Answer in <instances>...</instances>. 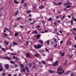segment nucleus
<instances>
[{
  "label": "nucleus",
  "mask_w": 76,
  "mask_h": 76,
  "mask_svg": "<svg viewBox=\"0 0 76 76\" xmlns=\"http://www.w3.org/2000/svg\"><path fill=\"white\" fill-rule=\"evenodd\" d=\"M64 72V70L62 69L61 66L58 67L57 70V73L59 75H62Z\"/></svg>",
  "instance_id": "1"
},
{
  "label": "nucleus",
  "mask_w": 76,
  "mask_h": 76,
  "mask_svg": "<svg viewBox=\"0 0 76 76\" xmlns=\"http://www.w3.org/2000/svg\"><path fill=\"white\" fill-rule=\"evenodd\" d=\"M42 45H43L41 46L39 44H37V46L36 45H34V47H35V48H36L37 49H39V48H41V47H42Z\"/></svg>",
  "instance_id": "2"
},
{
  "label": "nucleus",
  "mask_w": 76,
  "mask_h": 76,
  "mask_svg": "<svg viewBox=\"0 0 76 76\" xmlns=\"http://www.w3.org/2000/svg\"><path fill=\"white\" fill-rule=\"evenodd\" d=\"M58 64V61H56L55 62H54L53 64V66H57Z\"/></svg>",
  "instance_id": "3"
},
{
  "label": "nucleus",
  "mask_w": 76,
  "mask_h": 76,
  "mask_svg": "<svg viewBox=\"0 0 76 76\" xmlns=\"http://www.w3.org/2000/svg\"><path fill=\"white\" fill-rule=\"evenodd\" d=\"M20 66L21 67V73H23V70H22V68L23 67V66L24 65L23 64H21L20 65Z\"/></svg>",
  "instance_id": "4"
},
{
  "label": "nucleus",
  "mask_w": 76,
  "mask_h": 76,
  "mask_svg": "<svg viewBox=\"0 0 76 76\" xmlns=\"http://www.w3.org/2000/svg\"><path fill=\"white\" fill-rule=\"evenodd\" d=\"M53 3L54 5H56V6H58V5H60V4H62V3L61 2H59L58 3H56L54 2H53Z\"/></svg>",
  "instance_id": "5"
},
{
  "label": "nucleus",
  "mask_w": 76,
  "mask_h": 76,
  "mask_svg": "<svg viewBox=\"0 0 76 76\" xmlns=\"http://www.w3.org/2000/svg\"><path fill=\"white\" fill-rule=\"evenodd\" d=\"M72 3L70 2L65 3L64 4V6H67L68 5H72Z\"/></svg>",
  "instance_id": "6"
},
{
  "label": "nucleus",
  "mask_w": 76,
  "mask_h": 76,
  "mask_svg": "<svg viewBox=\"0 0 76 76\" xmlns=\"http://www.w3.org/2000/svg\"><path fill=\"white\" fill-rule=\"evenodd\" d=\"M25 69V70H26L27 73H29V68H28V66H26Z\"/></svg>",
  "instance_id": "7"
},
{
  "label": "nucleus",
  "mask_w": 76,
  "mask_h": 76,
  "mask_svg": "<svg viewBox=\"0 0 76 76\" xmlns=\"http://www.w3.org/2000/svg\"><path fill=\"white\" fill-rule=\"evenodd\" d=\"M36 40H37V39H38L40 37H41V35H39V34H37V35L36 36Z\"/></svg>",
  "instance_id": "8"
},
{
  "label": "nucleus",
  "mask_w": 76,
  "mask_h": 76,
  "mask_svg": "<svg viewBox=\"0 0 76 76\" xmlns=\"http://www.w3.org/2000/svg\"><path fill=\"white\" fill-rule=\"evenodd\" d=\"M3 58L4 59H7V60H11V58L7 57H4Z\"/></svg>",
  "instance_id": "9"
},
{
  "label": "nucleus",
  "mask_w": 76,
  "mask_h": 76,
  "mask_svg": "<svg viewBox=\"0 0 76 76\" xmlns=\"http://www.w3.org/2000/svg\"><path fill=\"white\" fill-rule=\"evenodd\" d=\"M38 42L40 44H42L43 43V41L42 40L39 39V40Z\"/></svg>",
  "instance_id": "10"
},
{
  "label": "nucleus",
  "mask_w": 76,
  "mask_h": 76,
  "mask_svg": "<svg viewBox=\"0 0 76 76\" xmlns=\"http://www.w3.org/2000/svg\"><path fill=\"white\" fill-rule=\"evenodd\" d=\"M9 65L8 64H7L6 65V66L5 67L6 69H7V70H8V69H9Z\"/></svg>",
  "instance_id": "11"
},
{
  "label": "nucleus",
  "mask_w": 76,
  "mask_h": 76,
  "mask_svg": "<svg viewBox=\"0 0 76 76\" xmlns=\"http://www.w3.org/2000/svg\"><path fill=\"white\" fill-rule=\"evenodd\" d=\"M39 53H44V50H42V49L39 50Z\"/></svg>",
  "instance_id": "12"
},
{
  "label": "nucleus",
  "mask_w": 76,
  "mask_h": 76,
  "mask_svg": "<svg viewBox=\"0 0 76 76\" xmlns=\"http://www.w3.org/2000/svg\"><path fill=\"white\" fill-rule=\"evenodd\" d=\"M44 7V6L40 5L39 7V9H42Z\"/></svg>",
  "instance_id": "13"
},
{
  "label": "nucleus",
  "mask_w": 76,
  "mask_h": 76,
  "mask_svg": "<svg viewBox=\"0 0 76 76\" xmlns=\"http://www.w3.org/2000/svg\"><path fill=\"white\" fill-rule=\"evenodd\" d=\"M70 72H71V71H66V75L69 74V73H70Z\"/></svg>",
  "instance_id": "14"
},
{
  "label": "nucleus",
  "mask_w": 76,
  "mask_h": 76,
  "mask_svg": "<svg viewBox=\"0 0 76 76\" xmlns=\"http://www.w3.org/2000/svg\"><path fill=\"white\" fill-rule=\"evenodd\" d=\"M30 12H31V10H29L27 11L26 13H27V14H28V13H29Z\"/></svg>",
  "instance_id": "15"
},
{
  "label": "nucleus",
  "mask_w": 76,
  "mask_h": 76,
  "mask_svg": "<svg viewBox=\"0 0 76 76\" xmlns=\"http://www.w3.org/2000/svg\"><path fill=\"white\" fill-rule=\"evenodd\" d=\"M49 72L50 73H54V71H53L51 70H49Z\"/></svg>",
  "instance_id": "16"
},
{
  "label": "nucleus",
  "mask_w": 76,
  "mask_h": 76,
  "mask_svg": "<svg viewBox=\"0 0 76 76\" xmlns=\"http://www.w3.org/2000/svg\"><path fill=\"white\" fill-rule=\"evenodd\" d=\"M17 0H14V1L15 3L16 4H19L18 2L16 1Z\"/></svg>",
  "instance_id": "17"
},
{
  "label": "nucleus",
  "mask_w": 76,
  "mask_h": 76,
  "mask_svg": "<svg viewBox=\"0 0 76 76\" xmlns=\"http://www.w3.org/2000/svg\"><path fill=\"white\" fill-rule=\"evenodd\" d=\"M75 75V73L74 72H72L70 74V76H73Z\"/></svg>",
  "instance_id": "18"
},
{
  "label": "nucleus",
  "mask_w": 76,
  "mask_h": 76,
  "mask_svg": "<svg viewBox=\"0 0 76 76\" xmlns=\"http://www.w3.org/2000/svg\"><path fill=\"white\" fill-rule=\"evenodd\" d=\"M49 42H50V41H49V40H48V41H47L46 42L47 44L48 45H49Z\"/></svg>",
  "instance_id": "19"
},
{
  "label": "nucleus",
  "mask_w": 76,
  "mask_h": 76,
  "mask_svg": "<svg viewBox=\"0 0 76 76\" xmlns=\"http://www.w3.org/2000/svg\"><path fill=\"white\" fill-rule=\"evenodd\" d=\"M33 32H34V34H38V32L37 31H34Z\"/></svg>",
  "instance_id": "20"
},
{
  "label": "nucleus",
  "mask_w": 76,
  "mask_h": 76,
  "mask_svg": "<svg viewBox=\"0 0 76 76\" xmlns=\"http://www.w3.org/2000/svg\"><path fill=\"white\" fill-rule=\"evenodd\" d=\"M11 55H12V56H15L16 55V53H11Z\"/></svg>",
  "instance_id": "21"
},
{
  "label": "nucleus",
  "mask_w": 76,
  "mask_h": 76,
  "mask_svg": "<svg viewBox=\"0 0 76 76\" xmlns=\"http://www.w3.org/2000/svg\"><path fill=\"white\" fill-rule=\"evenodd\" d=\"M24 6L25 7H28V5L26 4V3H25L24 4Z\"/></svg>",
  "instance_id": "22"
},
{
  "label": "nucleus",
  "mask_w": 76,
  "mask_h": 76,
  "mask_svg": "<svg viewBox=\"0 0 76 76\" xmlns=\"http://www.w3.org/2000/svg\"><path fill=\"white\" fill-rule=\"evenodd\" d=\"M48 20H49V21H51V20H52V18H50L48 19Z\"/></svg>",
  "instance_id": "23"
},
{
  "label": "nucleus",
  "mask_w": 76,
  "mask_h": 76,
  "mask_svg": "<svg viewBox=\"0 0 76 76\" xmlns=\"http://www.w3.org/2000/svg\"><path fill=\"white\" fill-rule=\"evenodd\" d=\"M41 62L43 64H45V61H42Z\"/></svg>",
  "instance_id": "24"
},
{
  "label": "nucleus",
  "mask_w": 76,
  "mask_h": 76,
  "mask_svg": "<svg viewBox=\"0 0 76 76\" xmlns=\"http://www.w3.org/2000/svg\"><path fill=\"white\" fill-rule=\"evenodd\" d=\"M4 29L5 30H7V31H9V28H7V27H5L4 28Z\"/></svg>",
  "instance_id": "25"
},
{
  "label": "nucleus",
  "mask_w": 76,
  "mask_h": 76,
  "mask_svg": "<svg viewBox=\"0 0 76 76\" xmlns=\"http://www.w3.org/2000/svg\"><path fill=\"white\" fill-rule=\"evenodd\" d=\"M10 63H11L12 64H15V62L13 61H10Z\"/></svg>",
  "instance_id": "26"
},
{
  "label": "nucleus",
  "mask_w": 76,
  "mask_h": 76,
  "mask_svg": "<svg viewBox=\"0 0 76 76\" xmlns=\"http://www.w3.org/2000/svg\"><path fill=\"white\" fill-rule=\"evenodd\" d=\"M57 46V43H56L55 44V45L53 46V47H54V48H56V47Z\"/></svg>",
  "instance_id": "27"
},
{
  "label": "nucleus",
  "mask_w": 76,
  "mask_h": 76,
  "mask_svg": "<svg viewBox=\"0 0 76 76\" xmlns=\"http://www.w3.org/2000/svg\"><path fill=\"white\" fill-rule=\"evenodd\" d=\"M41 22L43 23H44V24H45V22L44 21V20H42L41 21Z\"/></svg>",
  "instance_id": "28"
},
{
  "label": "nucleus",
  "mask_w": 76,
  "mask_h": 76,
  "mask_svg": "<svg viewBox=\"0 0 76 76\" xmlns=\"http://www.w3.org/2000/svg\"><path fill=\"white\" fill-rule=\"evenodd\" d=\"M26 57H28V58H29V54L28 53L26 54Z\"/></svg>",
  "instance_id": "29"
},
{
  "label": "nucleus",
  "mask_w": 76,
  "mask_h": 76,
  "mask_svg": "<svg viewBox=\"0 0 76 76\" xmlns=\"http://www.w3.org/2000/svg\"><path fill=\"white\" fill-rule=\"evenodd\" d=\"M18 11H17L15 12V16L16 15H18Z\"/></svg>",
  "instance_id": "30"
},
{
  "label": "nucleus",
  "mask_w": 76,
  "mask_h": 76,
  "mask_svg": "<svg viewBox=\"0 0 76 76\" xmlns=\"http://www.w3.org/2000/svg\"><path fill=\"white\" fill-rule=\"evenodd\" d=\"M0 68H3V66H2V64L0 63Z\"/></svg>",
  "instance_id": "31"
},
{
  "label": "nucleus",
  "mask_w": 76,
  "mask_h": 76,
  "mask_svg": "<svg viewBox=\"0 0 76 76\" xmlns=\"http://www.w3.org/2000/svg\"><path fill=\"white\" fill-rule=\"evenodd\" d=\"M66 8H70V7H71V6L69 5V6H66Z\"/></svg>",
  "instance_id": "32"
},
{
  "label": "nucleus",
  "mask_w": 76,
  "mask_h": 76,
  "mask_svg": "<svg viewBox=\"0 0 76 76\" xmlns=\"http://www.w3.org/2000/svg\"><path fill=\"white\" fill-rule=\"evenodd\" d=\"M70 22H71V24H72V25H73V20H72L70 21Z\"/></svg>",
  "instance_id": "33"
},
{
  "label": "nucleus",
  "mask_w": 76,
  "mask_h": 76,
  "mask_svg": "<svg viewBox=\"0 0 76 76\" xmlns=\"http://www.w3.org/2000/svg\"><path fill=\"white\" fill-rule=\"evenodd\" d=\"M15 36H18V33H16L15 34Z\"/></svg>",
  "instance_id": "34"
},
{
  "label": "nucleus",
  "mask_w": 76,
  "mask_h": 76,
  "mask_svg": "<svg viewBox=\"0 0 76 76\" xmlns=\"http://www.w3.org/2000/svg\"><path fill=\"white\" fill-rule=\"evenodd\" d=\"M29 66L30 67V68L32 66V64L31 63H30L29 64Z\"/></svg>",
  "instance_id": "35"
},
{
  "label": "nucleus",
  "mask_w": 76,
  "mask_h": 76,
  "mask_svg": "<svg viewBox=\"0 0 76 76\" xmlns=\"http://www.w3.org/2000/svg\"><path fill=\"white\" fill-rule=\"evenodd\" d=\"M5 75H6V73L5 72H4L2 74V76H5Z\"/></svg>",
  "instance_id": "36"
},
{
  "label": "nucleus",
  "mask_w": 76,
  "mask_h": 76,
  "mask_svg": "<svg viewBox=\"0 0 76 76\" xmlns=\"http://www.w3.org/2000/svg\"><path fill=\"white\" fill-rule=\"evenodd\" d=\"M64 55V52L62 54H61V56H63Z\"/></svg>",
  "instance_id": "37"
},
{
  "label": "nucleus",
  "mask_w": 76,
  "mask_h": 76,
  "mask_svg": "<svg viewBox=\"0 0 76 76\" xmlns=\"http://www.w3.org/2000/svg\"><path fill=\"white\" fill-rule=\"evenodd\" d=\"M23 72L24 73H25V69L24 68H23Z\"/></svg>",
  "instance_id": "38"
},
{
  "label": "nucleus",
  "mask_w": 76,
  "mask_h": 76,
  "mask_svg": "<svg viewBox=\"0 0 76 76\" xmlns=\"http://www.w3.org/2000/svg\"><path fill=\"white\" fill-rule=\"evenodd\" d=\"M13 44H14V45H18V44L17 43L15 42H13Z\"/></svg>",
  "instance_id": "39"
},
{
  "label": "nucleus",
  "mask_w": 76,
  "mask_h": 76,
  "mask_svg": "<svg viewBox=\"0 0 76 76\" xmlns=\"http://www.w3.org/2000/svg\"><path fill=\"white\" fill-rule=\"evenodd\" d=\"M1 49L2 50H4V51H6L5 49L4 48H2Z\"/></svg>",
  "instance_id": "40"
},
{
  "label": "nucleus",
  "mask_w": 76,
  "mask_h": 76,
  "mask_svg": "<svg viewBox=\"0 0 76 76\" xmlns=\"http://www.w3.org/2000/svg\"><path fill=\"white\" fill-rule=\"evenodd\" d=\"M4 44L6 45H7L8 44H9V43H8V42H4Z\"/></svg>",
  "instance_id": "41"
},
{
  "label": "nucleus",
  "mask_w": 76,
  "mask_h": 76,
  "mask_svg": "<svg viewBox=\"0 0 76 76\" xmlns=\"http://www.w3.org/2000/svg\"><path fill=\"white\" fill-rule=\"evenodd\" d=\"M25 1H24V0H21V2L22 3H24Z\"/></svg>",
  "instance_id": "42"
},
{
  "label": "nucleus",
  "mask_w": 76,
  "mask_h": 76,
  "mask_svg": "<svg viewBox=\"0 0 76 76\" xmlns=\"http://www.w3.org/2000/svg\"><path fill=\"white\" fill-rule=\"evenodd\" d=\"M26 43H27V44H26V45H28V44H29V42H28V41H26Z\"/></svg>",
  "instance_id": "43"
},
{
  "label": "nucleus",
  "mask_w": 76,
  "mask_h": 76,
  "mask_svg": "<svg viewBox=\"0 0 76 76\" xmlns=\"http://www.w3.org/2000/svg\"><path fill=\"white\" fill-rule=\"evenodd\" d=\"M54 41L56 42V43H57V39H54Z\"/></svg>",
  "instance_id": "44"
},
{
  "label": "nucleus",
  "mask_w": 76,
  "mask_h": 76,
  "mask_svg": "<svg viewBox=\"0 0 76 76\" xmlns=\"http://www.w3.org/2000/svg\"><path fill=\"white\" fill-rule=\"evenodd\" d=\"M19 26L20 27V28L21 29H22L23 28V27L21 25H19Z\"/></svg>",
  "instance_id": "45"
},
{
  "label": "nucleus",
  "mask_w": 76,
  "mask_h": 76,
  "mask_svg": "<svg viewBox=\"0 0 76 76\" xmlns=\"http://www.w3.org/2000/svg\"><path fill=\"white\" fill-rule=\"evenodd\" d=\"M14 66H15L16 67H18V66L16 64H15L14 65Z\"/></svg>",
  "instance_id": "46"
},
{
  "label": "nucleus",
  "mask_w": 76,
  "mask_h": 76,
  "mask_svg": "<svg viewBox=\"0 0 76 76\" xmlns=\"http://www.w3.org/2000/svg\"><path fill=\"white\" fill-rule=\"evenodd\" d=\"M3 34V35H4V36H5V37L7 36V34Z\"/></svg>",
  "instance_id": "47"
},
{
  "label": "nucleus",
  "mask_w": 76,
  "mask_h": 76,
  "mask_svg": "<svg viewBox=\"0 0 76 76\" xmlns=\"http://www.w3.org/2000/svg\"><path fill=\"white\" fill-rule=\"evenodd\" d=\"M71 44H72V42H69L68 43L69 45H71Z\"/></svg>",
  "instance_id": "48"
},
{
  "label": "nucleus",
  "mask_w": 76,
  "mask_h": 76,
  "mask_svg": "<svg viewBox=\"0 0 76 76\" xmlns=\"http://www.w3.org/2000/svg\"><path fill=\"white\" fill-rule=\"evenodd\" d=\"M72 57H73V54H72L71 56H70V57H69V58H72Z\"/></svg>",
  "instance_id": "49"
},
{
  "label": "nucleus",
  "mask_w": 76,
  "mask_h": 76,
  "mask_svg": "<svg viewBox=\"0 0 76 76\" xmlns=\"http://www.w3.org/2000/svg\"><path fill=\"white\" fill-rule=\"evenodd\" d=\"M34 55L36 57H38V55L37 54H35Z\"/></svg>",
  "instance_id": "50"
},
{
  "label": "nucleus",
  "mask_w": 76,
  "mask_h": 76,
  "mask_svg": "<svg viewBox=\"0 0 76 76\" xmlns=\"http://www.w3.org/2000/svg\"><path fill=\"white\" fill-rule=\"evenodd\" d=\"M15 60H19V59L18 57L15 58Z\"/></svg>",
  "instance_id": "51"
},
{
  "label": "nucleus",
  "mask_w": 76,
  "mask_h": 76,
  "mask_svg": "<svg viewBox=\"0 0 76 76\" xmlns=\"http://www.w3.org/2000/svg\"><path fill=\"white\" fill-rule=\"evenodd\" d=\"M64 17H65V15H64L63 16L62 18L61 19H63V18H64Z\"/></svg>",
  "instance_id": "52"
},
{
  "label": "nucleus",
  "mask_w": 76,
  "mask_h": 76,
  "mask_svg": "<svg viewBox=\"0 0 76 76\" xmlns=\"http://www.w3.org/2000/svg\"><path fill=\"white\" fill-rule=\"evenodd\" d=\"M28 16H29V17H32V15H31L30 14H29L28 15Z\"/></svg>",
  "instance_id": "53"
},
{
  "label": "nucleus",
  "mask_w": 76,
  "mask_h": 76,
  "mask_svg": "<svg viewBox=\"0 0 76 76\" xmlns=\"http://www.w3.org/2000/svg\"><path fill=\"white\" fill-rule=\"evenodd\" d=\"M68 18H69V19H70V18H71V16H70L69 15H68Z\"/></svg>",
  "instance_id": "54"
},
{
  "label": "nucleus",
  "mask_w": 76,
  "mask_h": 76,
  "mask_svg": "<svg viewBox=\"0 0 76 76\" xmlns=\"http://www.w3.org/2000/svg\"><path fill=\"white\" fill-rule=\"evenodd\" d=\"M3 68H0V71H2L3 70Z\"/></svg>",
  "instance_id": "55"
},
{
  "label": "nucleus",
  "mask_w": 76,
  "mask_h": 76,
  "mask_svg": "<svg viewBox=\"0 0 76 76\" xmlns=\"http://www.w3.org/2000/svg\"><path fill=\"white\" fill-rule=\"evenodd\" d=\"M36 66L35 65H34L33 66V69H35Z\"/></svg>",
  "instance_id": "56"
},
{
  "label": "nucleus",
  "mask_w": 76,
  "mask_h": 76,
  "mask_svg": "<svg viewBox=\"0 0 76 76\" xmlns=\"http://www.w3.org/2000/svg\"><path fill=\"white\" fill-rule=\"evenodd\" d=\"M37 28H40V26H39V25H38L37 26Z\"/></svg>",
  "instance_id": "57"
},
{
  "label": "nucleus",
  "mask_w": 76,
  "mask_h": 76,
  "mask_svg": "<svg viewBox=\"0 0 76 76\" xmlns=\"http://www.w3.org/2000/svg\"><path fill=\"white\" fill-rule=\"evenodd\" d=\"M13 59H15L16 58V57H15V56H13Z\"/></svg>",
  "instance_id": "58"
},
{
  "label": "nucleus",
  "mask_w": 76,
  "mask_h": 76,
  "mask_svg": "<svg viewBox=\"0 0 76 76\" xmlns=\"http://www.w3.org/2000/svg\"><path fill=\"white\" fill-rule=\"evenodd\" d=\"M73 30L74 31H76V28H73Z\"/></svg>",
  "instance_id": "59"
},
{
  "label": "nucleus",
  "mask_w": 76,
  "mask_h": 76,
  "mask_svg": "<svg viewBox=\"0 0 76 76\" xmlns=\"http://www.w3.org/2000/svg\"><path fill=\"white\" fill-rule=\"evenodd\" d=\"M12 45H10L9 46V48H11V47H12Z\"/></svg>",
  "instance_id": "60"
},
{
  "label": "nucleus",
  "mask_w": 76,
  "mask_h": 76,
  "mask_svg": "<svg viewBox=\"0 0 76 76\" xmlns=\"http://www.w3.org/2000/svg\"><path fill=\"white\" fill-rule=\"evenodd\" d=\"M11 69H13V68H14V66H11Z\"/></svg>",
  "instance_id": "61"
},
{
  "label": "nucleus",
  "mask_w": 76,
  "mask_h": 76,
  "mask_svg": "<svg viewBox=\"0 0 76 76\" xmlns=\"http://www.w3.org/2000/svg\"><path fill=\"white\" fill-rule=\"evenodd\" d=\"M18 76H22V75H21V74H20V73L18 74Z\"/></svg>",
  "instance_id": "62"
},
{
  "label": "nucleus",
  "mask_w": 76,
  "mask_h": 76,
  "mask_svg": "<svg viewBox=\"0 0 76 76\" xmlns=\"http://www.w3.org/2000/svg\"><path fill=\"white\" fill-rule=\"evenodd\" d=\"M18 70H19V69L18 68H17L15 69V71H18Z\"/></svg>",
  "instance_id": "63"
},
{
  "label": "nucleus",
  "mask_w": 76,
  "mask_h": 76,
  "mask_svg": "<svg viewBox=\"0 0 76 76\" xmlns=\"http://www.w3.org/2000/svg\"><path fill=\"white\" fill-rule=\"evenodd\" d=\"M65 61L66 63H67V59L65 60Z\"/></svg>",
  "instance_id": "64"
}]
</instances>
